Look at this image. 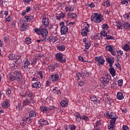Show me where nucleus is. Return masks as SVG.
I'll use <instances>...</instances> for the list:
<instances>
[{
  "label": "nucleus",
  "mask_w": 130,
  "mask_h": 130,
  "mask_svg": "<svg viewBox=\"0 0 130 130\" xmlns=\"http://www.w3.org/2000/svg\"><path fill=\"white\" fill-rule=\"evenodd\" d=\"M35 32L38 35H41L42 37H46L48 35V31L44 28L41 26L39 28H36Z\"/></svg>",
  "instance_id": "nucleus-1"
},
{
  "label": "nucleus",
  "mask_w": 130,
  "mask_h": 130,
  "mask_svg": "<svg viewBox=\"0 0 130 130\" xmlns=\"http://www.w3.org/2000/svg\"><path fill=\"white\" fill-rule=\"evenodd\" d=\"M91 20L94 21L95 23H101L102 21H103V18L101 14H99L98 13H95L93 14L91 17Z\"/></svg>",
  "instance_id": "nucleus-2"
},
{
  "label": "nucleus",
  "mask_w": 130,
  "mask_h": 130,
  "mask_svg": "<svg viewBox=\"0 0 130 130\" xmlns=\"http://www.w3.org/2000/svg\"><path fill=\"white\" fill-rule=\"evenodd\" d=\"M63 55L61 53H58L56 54V57L58 59V61H60L62 63H64L67 61V59L66 58H63Z\"/></svg>",
  "instance_id": "nucleus-3"
},
{
  "label": "nucleus",
  "mask_w": 130,
  "mask_h": 130,
  "mask_svg": "<svg viewBox=\"0 0 130 130\" xmlns=\"http://www.w3.org/2000/svg\"><path fill=\"white\" fill-rule=\"evenodd\" d=\"M86 24H87V26H85V27L82 29L81 31V35H82V36H87V35H88V32H89L90 24H89L88 22H86Z\"/></svg>",
  "instance_id": "nucleus-4"
},
{
  "label": "nucleus",
  "mask_w": 130,
  "mask_h": 130,
  "mask_svg": "<svg viewBox=\"0 0 130 130\" xmlns=\"http://www.w3.org/2000/svg\"><path fill=\"white\" fill-rule=\"evenodd\" d=\"M106 50L107 51H110L112 55H113V56H115L116 55V52H115L113 46L112 45L107 46L106 47Z\"/></svg>",
  "instance_id": "nucleus-5"
},
{
  "label": "nucleus",
  "mask_w": 130,
  "mask_h": 130,
  "mask_svg": "<svg viewBox=\"0 0 130 130\" xmlns=\"http://www.w3.org/2000/svg\"><path fill=\"white\" fill-rule=\"evenodd\" d=\"M95 60H96L98 63V66H101V64H104L105 62V60L103 59L101 56H96L95 57Z\"/></svg>",
  "instance_id": "nucleus-6"
},
{
  "label": "nucleus",
  "mask_w": 130,
  "mask_h": 130,
  "mask_svg": "<svg viewBox=\"0 0 130 130\" xmlns=\"http://www.w3.org/2000/svg\"><path fill=\"white\" fill-rule=\"evenodd\" d=\"M111 80V77L110 75H108V74H106L105 77H102L101 78V81L102 82H104V83H106L107 84H108Z\"/></svg>",
  "instance_id": "nucleus-7"
},
{
  "label": "nucleus",
  "mask_w": 130,
  "mask_h": 130,
  "mask_svg": "<svg viewBox=\"0 0 130 130\" xmlns=\"http://www.w3.org/2000/svg\"><path fill=\"white\" fill-rule=\"evenodd\" d=\"M83 42L85 43V47L86 49H89L90 46H91V41L87 39V38H84L83 39Z\"/></svg>",
  "instance_id": "nucleus-8"
},
{
  "label": "nucleus",
  "mask_w": 130,
  "mask_h": 130,
  "mask_svg": "<svg viewBox=\"0 0 130 130\" xmlns=\"http://www.w3.org/2000/svg\"><path fill=\"white\" fill-rule=\"evenodd\" d=\"M54 108H55V107H54L53 106H50L49 108L41 107L40 108V109H41V111H42V112H43L44 113H47V112L49 110H52L53 109H54Z\"/></svg>",
  "instance_id": "nucleus-9"
},
{
  "label": "nucleus",
  "mask_w": 130,
  "mask_h": 130,
  "mask_svg": "<svg viewBox=\"0 0 130 130\" xmlns=\"http://www.w3.org/2000/svg\"><path fill=\"white\" fill-rule=\"evenodd\" d=\"M14 76H15L16 80L17 82H21L23 79V77L21 75V73L18 72L14 73Z\"/></svg>",
  "instance_id": "nucleus-10"
},
{
  "label": "nucleus",
  "mask_w": 130,
  "mask_h": 130,
  "mask_svg": "<svg viewBox=\"0 0 130 130\" xmlns=\"http://www.w3.org/2000/svg\"><path fill=\"white\" fill-rule=\"evenodd\" d=\"M69 31V28H68V26H63L61 27V35H66L68 33V31Z\"/></svg>",
  "instance_id": "nucleus-11"
},
{
  "label": "nucleus",
  "mask_w": 130,
  "mask_h": 130,
  "mask_svg": "<svg viewBox=\"0 0 130 130\" xmlns=\"http://www.w3.org/2000/svg\"><path fill=\"white\" fill-rule=\"evenodd\" d=\"M74 115L76 117V121L77 122H81V121H82V117L81 116L80 113H76Z\"/></svg>",
  "instance_id": "nucleus-12"
},
{
  "label": "nucleus",
  "mask_w": 130,
  "mask_h": 130,
  "mask_svg": "<svg viewBox=\"0 0 130 130\" xmlns=\"http://www.w3.org/2000/svg\"><path fill=\"white\" fill-rule=\"evenodd\" d=\"M9 66L11 69H15V70H17L19 68L16 62L15 61L11 62Z\"/></svg>",
  "instance_id": "nucleus-13"
},
{
  "label": "nucleus",
  "mask_w": 130,
  "mask_h": 130,
  "mask_svg": "<svg viewBox=\"0 0 130 130\" xmlns=\"http://www.w3.org/2000/svg\"><path fill=\"white\" fill-rule=\"evenodd\" d=\"M59 78V75H58V74L52 75L51 76V80L52 82H56V81H58Z\"/></svg>",
  "instance_id": "nucleus-14"
},
{
  "label": "nucleus",
  "mask_w": 130,
  "mask_h": 130,
  "mask_svg": "<svg viewBox=\"0 0 130 130\" xmlns=\"http://www.w3.org/2000/svg\"><path fill=\"white\" fill-rule=\"evenodd\" d=\"M31 87L32 88L39 89L40 88H41V83H40V82H35L32 84Z\"/></svg>",
  "instance_id": "nucleus-15"
},
{
  "label": "nucleus",
  "mask_w": 130,
  "mask_h": 130,
  "mask_svg": "<svg viewBox=\"0 0 130 130\" xmlns=\"http://www.w3.org/2000/svg\"><path fill=\"white\" fill-rule=\"evenodd\" d=\"M49 19L46 18V17H44L42 20V22L43 25L45 26V27H47L48 26V24H49Z\"/></svg>",
  "instance_id": "nucleus-16"
},
{
  "label": "nucleus",
  "mask_w": 130,
  "mask_h": 130,
  "mask_svg": "<svg viewBox=\"0 0 130 130\" xmlns=\"http://www.w3.org/2000/svg\"><path fill=\"white\" fill-rule=\"evenodd\" d=\"M109 72L112 77H115V76H116V71H115V69H114L113 68H110Z\"/></svg>",
  "instance_id": "nucleus-17"
},
{
  "label": "nucleus",
  "mask_w": 130,
  "mask_h": 130,
  "mask_svg": "<svg viewBox=\"0 0 130 130\" xmlns=\"http://www.w3.org/2000/svg\"><path fill=\"white\" fill-rule=\"evenodd\" d=\"M114 125H115V122H112L110 121V124L108 126V129L113 130L114 128Z\"/></svg>",
  "instance_id": "nucleus-18"
},
{
  "label": "nucleus",
  "mask_w": 130,
  "mask_h": 130,
  "mask_svg": "<svg viewBox=\"0 0 130 130\" xmlns=\"http://www.w3.org/2000/svg\"><path fill=\"white\" fill-rule=\"evenodd\" d=\"M28 28H29L28 25H25L24 23H23L20 27V30L21 31H26V30H28Z\"/></svg>",
  "instance_id": "nucleus-19"
},
{
  "label": "nucleus",
  "mask_w": 130,
  "mask_h": 130,
  "mask_svg": "<svg viewBox=\"0 0 130 130\" xmlns=\"http://www.w3.org/2000/svg\"><path fill=\"white\" fill-rule=\"evenodd\" d=\"M36 112L34 110H31L29 112V117H35L36 116Z\"/></svg>",
  "instance_id": "nucleus-20"
},
{
  "label": "nucleus",
  "mask_w": 130,
  "mask_h": 130,
  "mask_svg": "<svg viewBox=\"0 0 130 130\" xmlns=\"http://www.w3.org/2000/svg\"><path fill=\"white\" fill-rule=\"evenodd\" d=\"M55 68H56V67H55V65H52V64H50L48 67L49 72H53L55 71Z\"/></svg>",
  "instance_id": "nucleus-21"
},
{
  "label": "nucleus",
  "mask_w": 130,
  "mask_h": 130,
  "mask_svg": "<svg viewBox=\"0 0 130 130\" xmlns=\"http://www.w3.org/2000/svg\"><path fill=\"white\" fill-rule=\"evenodd\" d=\"M116 26L119 30H122V23H121V22L118 21L116 22Z\"/></svg>",
  "instance_id": "nucleus-22"
},
{
  "label": "nucleus",
  "mask_w": 130,
  "mask_h": 130,
  "mask_svg": "<svg viewBox=\"0 0 130 130\" xmlns=\"http://www.w3.org/2000/svg\"><path fill=\"white\" fill-rule=\"evenodd\" d=\"M23 121H25V122H31L32 121V118L31 117H24L23 118Z\"/></svg>",
  "instance_id": "nucleus-23"
},
{
  "label": "nucleus",
  "mask_w": 130,
  "mask_h": 130,
  "mask_svg": "<svg viewBox=\"0 0 130 130\" xmlns=\"http://www.w3.org/2000/svg\"><path fill=\"white\" fill-rule=\"evenodd\" d=\"M24 19L27 22H31L34 18L32 16H24Z\"/></svg>",
  "instance_id": "nucleus-24"
},
{
  "label": "nucleus",
  "mask_w": 130,
  "mask_h": 130,
  "mask_svg": "<svg viewBox=\"0 0 130 130\" xmlns=\"http://www.w3.org/2000/svg\"><path fill=\"white\" fill-rule=\"evenodd\" d=\"M117 98L118 100H122L124 97L123 96V94L121 92H118L117 94Z\"/></svg>",
  "instance_id": "nucleus-25"
},
{
  "label": "nucleus",
  "mask_w": 130,
  "mask_h": 130,
  "mask_svg": "<svg viewBox=\"0 0 130 130\" xmlns=\"http://www.w3.org/2000/svg\"><path fill=\"white\" fill-rule=\"evenodd\" d=\"M68 102L67 101L63 100L60 102V105L62 107H66V106H68Z\"/></svg>",
  "instance_id": "nucleus-26"
},
{
  "label": "nucleus",
  "mask_w": 130,
  "mask_h": 130,
  "mask_svg": "<svg viewBox=\"0 0 130 130\" xmlns=\"http://www.w3.org/2000/svg\"><path fill=\"white\" fill-rule=\"evenodd\" d=\"M111 120L110 121H112L113 122H115L116 121V119H117V117L116 116V114H113V116H111Z\"/></svg>",
  "instance_id": "nucleus-27"
},
{
  "label": "nucleus",
  "mask_w": 130,
  "mask_h": 130,
  "mask_svg": "<svg viewBox=\"0 0 130 130\" xmlns=\"http://www.w3.org/2000/svg\"><path fill=\"white\" fill-rule=\"evenodd\" d=\"M58 50L60 51H64L66 50V46L64 45H59L57 47Z\"/></svg>",
  "instance_id": "nucleus-28"
},
{
  "label": "nucleus",
  "mask_w": 130,
  "mask_h": 130,
  "mask_svg": "<svg viewBox=\"0 0 130 130\" xmlns=\"http://www.w3.org/2000/svg\"><path fill=\"white\" fill-rule=\"evenodd\" d=\"M57 40V37L55 36H50V42H52L53 43H54L55 41Z\"/></svg>",
  "instance_id": "nucleus-29"
},
{
  "label": "nucleus",
  "mask_w": 130,
  "mask_h": 130,
  "mask_svg": "<svg viewBox=\"0 0 130 130\" xmlns=\"http://www.w3.org/2000/svg\"><path fill=\"white\" fill-rule=\"evenodd\" d=\"M106 61L108 63H113L114 62V59L112 57H108L106 58Z\"/></svg>",
  "instance_id": "nucleus-30"
},
{
  "label": "nucleus",
  "mask_w": 130,
  "mask_h": 130,
  "mask_svg": "<svg viewBox=\"0 0 130 130\" xmlns=\"http://www.w3.org/2000/svg\"><path fill=\"white\" fill-rule=\"evenodd\" d=\"M2 106L3 108H8L9 107V102H4L2 104Z\"/></svg>",
  "instance_id": "nucleus-31"
},
{
  "label": "nucleus",
  "mask_w": 130,
  "mask_h": 130,
  "mask_svg": "<svg viewBox=\"0 0 130 130\" xmlns=\"http://www.w3.org/2000/svg\"><path fill=\"white\" fill-rule=\"evenodd\" d=\"M123 26L125 29H130V24L126 22L123 23Z\"/></svg>",
  "instance_id": "nucleus-32"
},
{
  "label": "nucleus",
  "mask_w": 130,
  "mask_h": 130,
  "mask_svg": "<svg viewBox=\"0 0 130 130\" xmlns=\"http://www.w3.org/2000/svg\"><path fill=\"white\" fill-rule=\"evenodd\" d=\"M103 6L106 7V8L110 7V2H109V1H106L105 3H103Z\"/></svg>",
  "instance_id": "nucleus-33"
},
{
  "label": "nucleus",
  "mask_w": 130,
  "mask_h": 130,
  "mask_svg": "<svg viewBox=\"0 0 130 130\" xmlns=\"http://www.w3.org/2000/svg\"><path fill=\"white\" fill-rule=\"evenodd\" d=\"M22 70L23 72H27L29 70V67L26 65H24L22 67Z\"/></svg>",
  "instance_id": "nucleus-34"
},
{
  "label": "nucleus",
  "mask_w": 130,
  "mask_h": 130,
  "mask_svg": "<svg viewBox=\"0 0 130 130\" xmlns=\"http://www.w3.org/2000/svg\"><path fill=\"white\" fill-rule=\"evenodd\" d=\"M106 39L107 40H114V37H112L110 35H107L106 37Z\"/></svg>",
  "instance_id": "nucleus-35"
},
{
  "label": "nucleus",
  "mask_w": 130,
  "mask_h": 130,
  "mask_svg": "<svg viewBox=\"0 0 130 130\" xmlns=\"http://www.w3.org/2000/svg\"><path fill=\"white\" fill-rule=\"evenodd\" d=\"M102 28H103V30H107L109 28V26H108L107 24L104 23L102 26Z\"/></svg>",
  "instance_id": "nucleus-36"
},
{
  "label": "nucleus",
  "mask_w": 130,
  "mask_h": 130,
  "mask_svg": "<svg viewBox=\"0 0 130 130\" xmlns=\"http://www.w3.org/2000/svg\"><path fill=\"white\" fill-rule=\"evenodd\" d=\"M14 74H15V73H13L10 76L11 81H15V80H16V76Z\"/></svg>",
  "instance_id": "nucleus-37"
},
{
  "label": "nucleus",
  "mask_w": 130,
  "mask_h": 130,
  "mask_svg": "<svg viewBox=\"0 0 130 130\" xmlns=\"http://www.w3.org/2000/svg\"><path fill=\"white\" fill-rule=\"evenodd\" d=\"M120 1H121V4L122 5H125V6H127V5H128V1H129V0H120Z\"/></svg>",
  "instance_id": "nucleus-38"
},
{
  "label": "nucleus",
  "mask_w": 130,
  "mask_h": 130,
  "mask_svg": "<svg viewBox=\"0 0 130 130\" xmlns=\"http://www.w3.org/2000/svg\"><path fill=\"white\" fill-rule=\"evenodd\" d=\"M123 49L125 50V51H128V50L130 49L129 46H128V45L125 44L124 45Z\"/></svg>",
  "instance_id": "nucleus-39"
},
{
  "label": "nucleus",
  "mask_w": 130,
  "mask_h": 130,
  "mask_svg": "<svg viewBox=\"0 0 130 130\" xmlns=\"http://www.w3.org/2000/svg\"><path fill=\"white\" fill-rule=\"evenodd\" d=\"M101 35L103 36V37H106V36H107V32L105 30H103L101 32Z\"/></svg>",
  "instance_id": "nucleus-40"
},
{
  "label": "nucleus",
  "mask_w": 130,
  "mask_h": 130,
  "mask_svg": "<svg viewBox=\"0 0 130 130\" xmlns=\"http://www.w3.org/2000/svg\"><path fill=\"white\" fill-rule=\"evenodd\" d=\"M15 56L16 55L14 54H11L9 55L8 57L9 58V59H11V60H12V59H15Z\"/></svg>",
  "instance_id": "nucleus-41"
},
{
  "label": "nucleus",
  "mask_w": 130,
  "mask_h": 130,
  "mask_svg": "<svg viewBox=\"0 0 130 130\" xmlns=\"http://www.w3.org/2000/svg\"><path fill=\"white\" fill-rule=\"evenodd\" d=\"M82 75H83V73L81 74V73H77V74H76V78H77L78 81L79 80L80 78H81V77H82Z\"/></svg>",
  "instance_id": "nucleus-42"
},
{
  "label": "nucleus",
  "mask_w": 130,
  "mask_h": 130,
  "mask_svg": "<svg viewBox=\"0 0 130 130\" xmlns=\"http://www.w3.org/2000/svg\"><path fill=\"white\" fill-rule=\"evenodd\" d=\"M25 41L26 44H30L31 43V39L29 38H26L25 39Z\"/></svg>",
  "instance_id": "nucleus-43"
},
{
  "label": "nucleus",
  "mask_w": 130,
  "mask_h": 130,
  "mask_svg": "<svg viewBox=\"0 0 130 130\" xmlns=\"http://www.w3.org/2000/svg\"><path fill=\"white\" fill-rule=\"evenodd\" d=\"M15 62H16V64L17 67H20V64L22 63V59H19V60H16Z\"/></svg>",
  "instance_id": "nucleus-44"
},
{
  "label": "nucleus",
  "mask_w": 130,
  "mask_h": 130,
  "mask_svg": "<svg viewBox=\"0 0 130 130\" xmlns=\"http://www.w3.org/2000/svg\"><path fill=\"white\" fill-rule=\"evenodd\" d=\"M97 98L95 95H92L90 98V100L91 101H93V102H95V101H97Z\"/></svg>",
  "instance_id": "nucleus-45"
},
{
  "label": "nucleus",
  "mask_w": 130,
  "mask_h": 130,
  "mask_svg": "<svg viewBox=\"0 0 130 130\" xmlns=\"http://www.w3.org/2000/svg\"><path fill=\"white\" fill-rule=\"evenodd\" d=\"M123 84V80L122 79L119 80L118 81V85L119 86V87H121Z\"/></svg>",
  "instance_id": "nucleus-46"
},
{
  "label": "nucleus",
  "mask_w": 130,
  "mask_h": 130,
  "mask_svg": "<svg viewBox=\"0 0 130 130\" xmlns=\"http://www.w3.org/2000/svg\"><path fill=\"white\" fill-rule=\"evenodd\" d=\"M65 9L66 10V12H73V11H74V9H72L71 7H66Z\"/></svg>",
  "instance_id": "nucleus-47"
},
{
  "label": "nucleus",
  "mask_w": 130,
  "mask_h": 130,
  "mask_svg": "<svg viewBox=\"0 0 130 130\" xmlns=\"http://www.w3.org/2000/svg\"><path fill=\"white\" fill-rule=\"evenodd\" d=\"M124 17L127 19V20H130V12L128 13L125 14L124 15Z\"/></svg>",
  "instance_id": "nucleus-48"
},
{
  "label": "nucleus",
  "mask_w": 130,
  "mask_h": 130,
  "mask_svg": "<svg viewBox=\"0 0 130 130\" xmlns=\"http://www.w3.org/2000/svg\"><path fill=\"white\" fill-rule=\"evenodd\" d=\"M24 66H30V61L28 60H25L24 62Z\"/></svg>",
  "instance_id": "nucleus-49"
},
{
  "label": "nucleus",
  "mask_w": 130,
  "mask_h": 130,
  "mask_svg": "<svg viewBox=\"0 0 130 130\" xmlns=\"http://www.w3.org/2000/svg\"><path fill=\"white\" fill-rule=\"evenodd\" d=\"M43 41H46V42H50V37H45L44 40H43Z\"/></svg>",
  "instance_id": "nucleus-50"
},
{
  "label": "nucleus",
  "mask_w": 130,
  "mask_h": 130,
  "mask_svg": "<svg viewBox=\"0 0 130 130\" xmlns=\"http://www.w3.org/2000/svg\"><path fill=\"white\" fill-rule=\"evenodd\" d=\"M100 125H101V121L99 120L96 121V123H95V126L96 127H99V126H100Z\"/></svg>",
  "instance_id": "nucleus-51"
},
{
  "label": "nucleus",
  "mask_w": 130,
  "mask_h": 130,
  "mask_svg": "<svg viewBox=\"0 0 130 130\" xmlns=\"http://www.w3.org/2000/svg\"><path fill=\"white\" fill-rule=\"evenodd\" d=\"M105 116L107 118H110V116H111V114H110V112L107 113L105 114Z\"/></svg>",
  "instance_id": "nucleus-52"
},
{
  "label": "nucleus",
  "mask_w": 130,
  "mask_h": 130,
  "mask_svg": "<svg viewBox=\"0 0 130 130\" xmlns=\"http://www.w3.org/2000/svg\"><path fill=\"white\" fill-rule=\"evenodd\" d=\"M12 20L11 16H9L8 17L5 18V22H10Z\"/></svg>",
  "instance_id": "nucleus-53"
},
{
  "label": "nucleus",
  "mask_w": 130,
  "mask_h": 130,
  "mask_svg": "<svg viewBox=\"0 0 130 130\" xmlns=\"http://www.w3.org/2000/svg\"><path fill=\"white\" fill-rule=\"evenodd\" d=\"M115 66L117 68L118 70H120V71H121V67H120V64L119 63H118L117 64H115Z\"/></svg>",
  "instance_id": "nucleus-54"
},
{
  "label": "nucleus",
  "mask_w": 130,
  "mask_h": 130,
  "mask_svg": "<svg viewBox=\"0 0 130 130\" xmlns=\"http://www.w3.org/2000/svg\"><path fill=\"white\" fill-rule=\"evenodd\" d=\"M11 94H12V91H11V89H8L6 91V94L8 96H10V95H11Z\"/></svg>",
  "instance_id": "nucleus-55"
},
{
  "label": "nucleus",
  "mask_w": 130,
  "mask_h": 130,
  "mask_svg": "<svg viewBox=\"0 0 130 130\" xmlns=\"http://www.w3.org/2000/svg\"><path fill=\"white\" fill-rule=\"evenodd\" d=\"M15 59L16 60H20V59H21V55H15Z\"/></svg>",
  "instance_id": "nucleus-56"
},
{
  "label": "nucleus",
  "mask_w": 130,
  "mask_h": 130,
  "mask_svg": "<svg viewBox=\"0 0 130 130\" xmlns=\"http://www.w3.org/2000/svg\"><path fill=\"white\" fill-rule=\"evenodd\" d=\"M78 58L80 61H83L84 62H86V61H87L84 60V58L82 56H79Z\"/></svg>",
  "instance_id": "nucleus-57"
},
{
  "label": "nucleus",
  "mask_w": 130,
  "mask_h": 130,
  "mask_svg": "<svg viewBox=\"0 0 130 130\" xmlns=\"http://www.w3.org/2000/svg\"><path fill=\"white\" fill-rule=\"evenodd\" d=\"M38 123H39V124H41V125H42V123H44V119H41L40 120H39Z\"/></svg>",
  "instance_id": "nucleus-58"
},
{
  "label": "nucleus",
  "mask_w": 130,
  "mask_h": 130,
  "mask_svg": "<svg viewBox=\"0 0 130 130\" xmlns=\"http://www.w3.org/2000/svg\"><path fill=\"white\" fill-rule=\"evenodd\" d=\"M60 18H66V13L62 12L60 13Z\"/></svg>",
  "instance_id": "nucleus-59"
},
{
  "label": "nucleus",
  "mask_w": 130,
  "mask_h": 130,
  "mask_svg": "<svg viewBox=\"0 0 130 130\" xmlns=\"http://www.w3.org/2000/svg\"><path fill=\"white\" fill-rule=\"evenodd\" d=\"M32 0H24V4H30V3H32Z\"/></svg>",
  "instance_id": "nucleus-60"
},
{
  "label": "nucleus",
  "mask_w": 130,
  "mask_h": 130,
  "mask_svg": "<svg viewBox=\"0 0 130 130\" xmlns=\"http://www.w3.org/2000/svg\"><path fill=\"white\" fill-rule=\"evenodd\" d=\"M82 119H84L85 121H88V119H89V118H88L87 116H83L82 117Z\"/></svg>",
  "instance_id": "nucleus-61"
},
{
  "label": "nucleus",
  "mask_w": 130,
  "mask_h": 130,
  "mask_svg": "<svg viewBox=\"0 0 130 130\" xmlns=\"http://www.w3.org/2000/svg\"><path fill=\"white\" fill-rule=\"evenodd\" d=\"M106 100H107V101H110L111 100V98H110L109 95H107L106 96Z\"/></svg>",
  "instance_id": "nucleus-62"
},
{
  "label": "nucleus",
  "mask_w": 130,
  "mask_h": 130,
  "mask_svg": "<svg viewBox=\"0 0 130 130\" xmlns=\"http://www.w3.org/2000/svg\"><path fill=\"white\" fill-rule=\"evenodd\" d=\"M70 129L75 130L76 129V126L75 125H71L70 126Z\"/></svg>",
  "instance_id": "nucleus-63"
},
{
  "label": "nucleus",
  "mask_w": 130,
  "mask_h": 130,
  "mask_svg": "<svg viewBox=\"0 0 130 130\" xmlns=\"http://www.w3.org/2000/svg\"><path fill=\"white\" fill-rule=\"evenodd\" d=\"M122 128L123 130H128V127L127 125H123Z\"/></svg>",
  "instance_id": "nucleus-64"
}]
</instances>
